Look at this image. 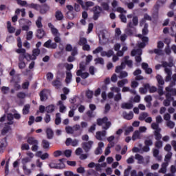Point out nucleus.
<instances>
[{"label": "nucleus", "instance_id": "obj_1", "mask_svg": "<svg viewBox=\"0 0 176 176\" xmlns=\"http://www.w3.org/2000/svg\"><path fill=\"white\" fill-rule=\"evenodd\" d=\"M96 122H97L98 126H101L102 124H104V126L102 127V129L104 131H98L96 132V140H98V141H102V137H105V135H107L106 130H108V129L111 127V126L112 125V123H111V121H108V117L107 116H104L102 118H98Z\"/></svg>", "mask_w": 176, "mask_h": 176}, {"label": "nucleus", "instance_id": "obj_2", "mask_svg": "<svg viewBox=\"0 0 176 176\" xmlns=\"http://www.w3.org/2000/svg\"><path fill=\"white\" fill-rule=\"evenodd\" d=\"M86 65H87V63L85 61H82L79 64V68L80 69L77 70L76 72V76H80L82 79H87L88 76H90V74L89 72H85L86 71Z\"/></svg>", "mask_w": 176, "mask_h": 176}, {"label": "nucleus", "instance_id": "obj_3", "mask_svg": "<svg viewBox=\"0 0 176 176\" xmlns=\"http://www.w3.org/2000/svg\"><path fill=\"white\" fill-rule=\"evenodd\" d=\"M28 7L30 8V9H34V10H40L41 14H45L49 10V6L47 4L41 6L39 4L32 3L28 4Z\"/></svg>", "mask_w": 176, "mask_h": 176}, {"label": "nucleus", "instance_id": "obj_4", "mask_svg": "<svg viewBox=\"0 0 176 176\" xmlns=\"http://www.w3.org/2000/svg\"><path fill=\"white\" fill-rule=\"evenodd\" d=\"M48 27L49 28H50L53 36H54V42H56V43H61V38L60 37L61 34H60V32H58V30L54 28V25L52 24V23H48Z\"/></svg>", "mask_w": 176, "mask_h": 176}, {"label": "nucleus", "instance_id": "obj_5", "mask_svg": "<svg viewBox=\"0 0 176 176\" xmlns=\"http://www.w3.org/2000/svg\"><path fill=\"white\" fill-rule=\"evenodd\" d=\"M28 144L29 145H32L31 150L32 152H36L38 149L39 148V141L38 140L35 139L34 137H29L27 140Z\"/></svg>", "mask_w": 176, "mask_h": 176}, {"label": "nucleus", "instance_id": "obj_6", "mask_svg": "<svg viewBox=\"0 0 176 176\" xmlns=\"http://www.w3.org/2000/svg\"><path fill=\"white\" fill-rule=\"evenodd\" d=\"M92 12L94 13L93 20L97 21L100 16H101V13H102V8L100 6H96L92 8Z\"/></svg>", "mask_w": 176, "mask_h": 176}, {"label": "nucleus", "instance_id": "obj_7", "mask_svg": "<svg viewBox=\"0 0 176 176\" xmlns=\"http://www.w3.org/2000/svg\"><path fill=\"white\" fill-rule=\"evenodd\" d=\"M93 144H94V142L89 140L88 142H83L81 144V146L83 151H85V152L87 153L90 152V150L91 149V148H93Z\"/></svg>", "mask_w": 176, "mask_h": 176}, {"label": "nucleus", "instance_id": "obj_8", "mask_svg": "<svg viewBox=\"0 0 176 176\" xmlns=\"http://www.w3.org/2000/svg\"><path fill=\"white\" fill-rule=\"evenodd\" d=\"M144 146L142 148L143 152H149L151 151V148L149 146H152L153 145V141L151 139H148L144 140Z\"/></svg>", "mask_w": 176, "mask_h": 176}, {"label": "nucleus", "instance_id": "obj_9", "mask_svg": "<svg viewBox=\"0 0 176 176\" xmlns=\"http://www.w3.org/2000/svg\"><path fill=\"white\" fill-rule=\"evenodd\" d=\"M43 46L47 49H57V43H52V39H49L43 44Z\"/></svg>", "mask_w": 176, "mask_h": 176}, {"label": "nucleus", "instance_id": "obj_10", "mask_svg": "<svg viewBox=\"0 0 176 176\" xmlns=\"http://www.w3.org/2000/svg\"><path fill=\"white\" fill-rule=\"evenodd\" d=\"M50 168H55L56 170H63V168H65V164L64 163H50L49 164Z\"/></svg>", "mask_w": 176, "mask_h": 176}, {"label": "nucleus", "instance_id": "obj_11", "mask_svg": "<svg viewBox=\"0 0 176 176\" xmlns=\"http://www.w3.org/2000/svg\"><path fill=\"white\" fill-rule=\"evenodd\" d=\"M46 93H47V89H43L41 91V92L39 93L41 101L43 102L47 100V95L46 94Z\"/></svg>", "mask_w": 176, "mask_h": 176}, {"label": "nucleus", "instance_id": "obj_12", "mask_svg": "<svg viewBox=\"0 0 176 176\" xmlns=\"http://www.w3.org/2000/svg\"><path fill=\"white\" fill-rule=\"evenodd\" d=\"M46 35V32L43 29L36 30V36L38 39H42Z\"/></svg>", "mask_w": 176, "mask_h": 176}, {"label": "nucleus", "instance_id": "obj_13", "mask_svg": "<svg viewBox=\"0 0 176 176\" xmlns=\"http://www.w3.org/2000/svg\"><path fill=\"white\" fill-rule=\"evenodd\" d=\"M159 153H160V151H159V149L157 148L153 149V155L154 157H155V159L158 162H162V159H163V157H162V155H159Z\"/></svg>", "mask_w": 176, "mask_h": 176}, {"label": "nucleus", "instance_id": "obj_14", "mask_svg": "<svg viewBox=\"0 0 176 176\" xmlns=\"http://www.w3.org/2000/svg\"><path fill=\"white\" fill-rule=\"evenodd\" d=\"M122 117L126 120H131V119L134 118V113H133V111H130L129 113H127V112L126 111H124L122 113Z\"/></svg>", "mask_w": 176, "mask_h": 176}, {"label": "nucleus", "instance_id": "obj_15", "mask_svg": "<svg viewBox=\"0 0 176 176\" xmlns=\"http://www.w3.org/2000/svg\"><path fill=\"white\" fill-rule=\"evenodd\" d=\"M2 141L6 142V144L3 142H0V153H3V151H5V148H6V146L8 145V138L5 137Z\"/></svg>", "mask_w": 176, "mask_h": 176}, {"label": "nucleus", "instance_id": "obj_16", "mask_svg": "<svg viewBox=\"0 0 176 176\" xmlns=\"http://www.w3.org/2000/svg\"><path fill=\"white\" fill-rule=\"evenodd\" d=\"M57 105L59 106V111L60 113H64L67 111V107L64 105V102L62 100H59L57 103Z\"/></svg>", "mask_w": 176, "mask_h": 176}, {"label": "nucleus", "instance_id": "obj_17", "mask_svg": "<svg viewBox=\"0 0 176 176\" xmlns=\"http://www.w3.org/2000/svg\"><path fill=\"white\" fill-rule=\"evenodd\" d=\"M19 25L21 26H23V25H31L32 24V22L31 21L28 20V19H25L24 18L23 19H21L19 21Z\"/></svg>", "mask_w": 176, "mask_h": 176}, {"label": "nucleus", "instance_id": "obj_18", "mask_svg": "<svg viewBox=\"0 0 176 176\" xmlns=\"http://www.w3.org/2000/svg\"><path fill=\"white\" fill-rule=\"evenodd\" d=\"M47 138L48 140H52L54 135V132L51 128H47L46 129Z\"/></svg>", "mask_w": 176, "mask_h": 176}, {"label": "nucleus", "instance_id": "obj_19", "mask_svg": "<svg viewBox=\"0 0 176 176\" xmlns=\"http://www.w3.org/2000/svg\"><path fill=\"white\" fill-rule=\"evenodd\" d=\"M7 30L10 34L14 33L16 31V28L12 26V23L10 21L7 22Z\"/></svg>", "mask_w": 176, "mask_h": 176}, {"label": "nucleus", "instance_id": "obj_20", "mask_svg": "<svg viewBox=\"0 0 176 176\" xmlns=\"http://www.w3.org/2000/svg\"><path fill=\"white\" fill-rule=\"evenodd\" d=\"M54 109H56V107L54 104H50L45 107V111L47 113H52L54 112Z\"/></svg>", "mask_w": 176, "mask_h": 176}, {"label": "nucleus", "instance_id": "obj_21", "mask_svg": "<svg viewBox=\"0 0 176 176\" xmlns=\"http://www.w3.org/2000/svg\"><path fill=\"white\" fill-rule=\"evenodd\" d=\"M141 134L140 133V131H135L133 135L132 140L133 141H135V140H141Z\"/></svg>", "mask_w": 176, "mask_h": 176}, {"label": "nucleus", "instance_id": "obj_22", "mask_svg": "<svg viewBox=\"0 0 176 176\" xmlns=\"http://www.w3.org/2000/svg\"><path fill=\"white\" fill-rule=\"evenodd\" d=\"M160 131H162V130L159 129L158 131H154L153 132L156 141L162 140V133H160Z\"/></svg>", "mask_w": 176, "mask_h": 176}, {"label": "nucleus", "instance_id": "obj_23", "mask_svg": "<svg viewBox=\"0 0 176 176\" xmlns=\"http://www.w3.org/2000/svg\"><path fill=\"white\" fill-rule=\"evenodd\" d=\"M55 17L56 20H58V21H61L64 19V15H63V12L61 11H56L55 14Z\"/></svg>", "mask_w": 176, "mask_h": 176}, {"label": "nucleus", "instance_id": "obj_24", "mask_svg": "<svg viewBox=\"0 0 176 176\" xmlns=\"http://www.w3.org/2000/svg\"><path fill=\"white\" fill-rule=\"evenodd\" d=\"M12 130V128L9 125H6L1 131L2 135H6L7 133H9Z\"/></svg>", "mask_w": 176, "mask_h": 176}, {"label": "nucleus", "instance_id": "obj_25", "mask_svg": "<svg viewBox=\"0 0 176 176\" xmlns=\"http://www.w3.org/2000/svg\"><path fill=\"white\" fill-rule=\"evenodd\" d=\"M135 159L138 160V164H142V163H144V157L140 154H136L135 155Z\"/></svg>", "mask_w": 176, "mask_h": 176}, {"label": "nucleus", "instance_id": "obj_26", "mask_svg": "<svg viewBox=\"0 0 176 176\" xmlns=\"http://www.w3.org/2000/svg\"><path fill=\"white\" fill-rule=\"evenodd\" d=\"M121 108L122 109H131L133 108V103H122Z\"/></svg>", "mask_w": 176, "mask_h": 176}, {"label": "nucleus", "instance_id": "obj_27", "mask_svg": "<svg viewBox=\"0 0 176 176\" xmlns=\"http://www.w3.org/2000/svg\"><path fill=\"white\" fill-rule=\"evenodd\" d=\"M72 79V74L69 72H66V78L65 82L67 84L71 83V80Z\"/></svg>", "mask_w": 176, "mask_h": 176}, {"label": "nucleus", "instance_id": "obj_28", "mask_svg": "<svg viewBox=\"0 0 176 176\" xmlns=\"http://www.w3.org/2000/svg\"><path fill=\"white\" fill-rule=\"evenodd\" d=\"M31 106L30 104H25L23 109V115H28L30 113V109Z\"/></svg>", "mask_w": 176, "mask_h": 176}, {"label": "nucleus", "instance_id": "obj_29", "mask_svg": "<svg viewBox=\"0 0 176 176\" xmlns=\"http://www.w3.org/2000/svg\"><path fill=\"white\" fill-rule=\"evenodd\" d=\"M87 43V38L85 37H80L78 41L79 46H83Z\"/></svg>", "mask_w": 176, "mask_h": 176}, {"label": "nucleus", "instance_id": "obj_30", "mask_svg": "<svg viewBox=\"0 0 176 176\" xmlns=\"http://www.w3.org/2000/svg\"><path fill=\"white\" fill-rule=\"evenodd\" d=\"M60 116H61L60 113H57L56 114L55 124H56V126H58V124L61 123V118Z\"/></svg>", "mask_w": 176, "mask_h": 176}, {"label": "nucleus", "instance_id": "obj_31", "mask_svg": "<svg viewBox=\"0 0 176 176\" xmlns=\"http://www.w3.org/2000/svg\"><path fill=\"white\" fill-rule=\"evenodd\" d=\"M42 146L43 149H49V146H50V143H49V141L46 140H43Z\"/></svg>", "mask_w": 176, "mask_h": 176}, {"label": "nucleus", "instance_id": "obj_32", "mask_svg": "<svg viewBox=\"0 0 176 176\" xmlns=\"http://www.w3.org/2000/svg\"><path fill=\"white\" fill-rule=\"evenodd\" d=\"M146 118H148V113L144 112V113H142L140 114L138 119H139V120L142 122L143 120H145V119H146Z\"/></svg>", "mask_w": 176, "mask_h": 176}, {"label": "nucleus", "instance_id": "obj_33", "mask_svg": "<svg viewBox=\"0 0 176 176\" xmlns=\"http://www.w3.org/2000/svg\"><path fill=\"white\" fill-rule=\"evenodd\" d=\"M126 83H129V80L127 79H123L118 82V87H123Z\"/></svg>", "mask_w": 176, "mask_h": 176}, {"label": "nucleus", "instance_id": "obj_34", "mask_svg": "<svg viewBox=\"0 0 176 176\" xmlns=\"http://www.w3.org/2000/svg\"><path fill=\"white\" fill-rule=\"evenodd\" d=\"M52 85H54L56 89H60L61 86V81L58 80H54L52 82Z\"/></svg>", "mask_w": 176, "mask_h": 176}, {"label": "nucleus", "instance_id": "obj_35", "mask_svg": "<svg viewBox=\"0 0 176 176\" xmlns=\"http://www.w3.org/2000/svg\"><path fill=\"white\" fill-rule=\"evenodd\" d=\"M94 94V92L91 90H87L85 93V96L89 100H91V98H93Z\"/></svg>", "mask_w": 176, "mask_h": 176}, {"label": "nucleus", "instance_id": "obj_36", "mask_svg": "<svg viewBox=\"0 0 176 176\" xmlns=\"http://www.w3.org/2000/svg\"><path fill=\"white\" fill-rule=\"evenodd\" d=\"M25 60H27V61H34V60H36V57H34L33 55H31L28 53H26L25 54Z\"/></svg>", "mask_w": 176, "mask_h": 176}, {"label": "nucleus", "instance_id": "obj_37", "mask_svg": "<svg viewBox=\"0 0 176 176\" xmlns=\"http://www.w3.org/2000/svg\"><path fill=\"white\" fill-rule=\"evenodd\" d=\"M36 25L37 28H42L43 27V25H42V17L39 16L38 19L36 21Z\"/></svg>", "mask_w": 176, "mask_h": 176}, {"label": "nucleus", "instance_id": "obj_38", "mask_svg": "<svg viewBox=\"0 0 176 176\" xmlns=\"http://www.w3.org/2000/svg\"><path fill=\"white\" fill-rule=\"evenodd\" d=\"M100 5H101L103 10H106V12H108V10H109V4L108 3L102 2Z\"/></svg>", "mask_w": 176, "mask_h": 176}, {"label": "nucleus", "instance_id": "obj_39", "mask_svg": "<svg viewBox=\"0 0 176 176\" xmlns=\"http://www.w3.org/2000/svg\"><path fill=\"white\" fill-rule=\"evenodd\" d=\"M38 54H41V50H39V48H36L32 50V56L35 57L36 59Z\"/></svg>", "mask_w": 176, "mask_h": 176}, {"label": "nucleus", "instance_id": "obj_40", "mask_svg": "<svg viewBox=\"0 0 176 176\" xmlns=\"http://www.w3.org/2000/svg\"><path fill=\"white\" fill-rule=\"evenodd\" d=\"M166 91L168 93H170V94H172V96H176V89L170 88V87H166Z\"/></svg>", "mask_w": 176, "mask_h": 176}, {"label": "nucleus", "instance_id": "obj_41", "mask_svg": "<svg viewBox=\"0 0 176 176\" xmlns=\"http://www.w3.org/2000/svg\"><path fill=\"white\" fill-rule=\"evenodd\" d=\"M155 146L157 149H160L161 148H163V142L162 140H157L155 143Z\"/></svg>", "mask_w": 176, "mask_h": 176}, {"label": "nucleus", "instance_id": "obj_42", "mask_svg": "<svg viewBox=\"0 0 176 176\" xmlns=\"http://www.w3.org/2000/svg\"><path fill=\"white\" fill-rule=\"evenodd\" d=\"M151 129H153V130H155V131L162 130V129H160V127H159V124L155 123V122H153L151 124Z\"/></svg>", "mask_w": 176, "mask_h": 176}, {"label": "nucleus", "instance_id": "obj_43", "mask_svg": "<svg viewBox=\"0 0 176 176\" xmlns=\"http://www.w3.org/2000/svg\"><path fill=\"white\" fill-rule=\"evenodd\" d=\"M148 23H145L142 29V35H148V33L149 32V30H148Z\"/></svg>", "mask_w": 176, "mask_h": 176}, {"label": "nucleus", "instance_id": "obj_44", "mask_svg": "<svg viewBox=\"0 0 176 176\" xmlns=\"http://www.w3.org/2000/svg\"><path fill=\"white\" fill-rule=\"evenodd\" d=\"M156 79H157L159 85H161L162 86H163V85H164V80H163V78L162 77V76L157 75L156 76Z\"/></svg>", "mask_w": 176, "mask_h": 176}, {"label": "nucleus", "instance_id": "obj_45", "mask_svg": "<svg viewBox=\"0 0 176 176\" xmlns=\"http://www.w3.org/2000/svg\"><path fill=\"white\" fill-rule=\"evenodd\" d=\"M134 131V128L133 126H129L124 132V135H129L131 132Z\"/></svg>", "mask_w": 176, "mask_h": 176}, {"label": "nucleus", "instance_id": "obj_46", "mask_svg": "<svg viewBox=\"0 0 176 176\" xmlns=\"http://www.w3.org/2000/svg\"><path fill=\"white\" fill-rule=\"evenodd\" d=\"M65 131L67 134H74V129L72 126H67L65 127Z\"/></svg>", "mask_w": 176, "mask_h": 176}, {"label": "nucleus", "instance_id": "obj_47", "mask_svg": "<svg viewBox=\"0 0 176 176\" xmlns=\"http://www.w3.org/2000/svg\"><path fill=\"white\" fill-rule=\"evenodd\" d=\"M21 151H30V144L25 143L21 145Z\"/></svg>", "mask_w": 176, "mask_h": 176}, {"label": "nucleus", "instance_id": "obj_48", "mask_svg": "<svg viewBox=\"0 0 176 176\" xmlns=\"http://www.w3.org/2000/svg\"><path fill=\"white\" fill-rule=\"evenodd\" d=\"M96 64H100V65H104V58L100 57L95 59Z\"/></svg>", "mask_w": 176, "mask_h": 176}, {"label": "nucleus", "instance_id": "obj_49", "mask_svg": "<svg viewBox=\"0 0 176 176\" xmlns=\"http://www.w3.org/2000/svg\"><path fill=\"white\" fill-rule=\"evenodd\" d=\"M173 157V153L169 152L165 155L164 162H168L170 159Z\"/></svg>", "mask_w": 176, "mask_h": 176}, {"label": "nucleus", "instance_id": "obj_50", "mask_svg": "<svg viewBox=\"0 0 176 176\" xmlns=\"http://www.w3.org/2000/svg\"><path fill=\"white\" fill-rule=\"evenodd\" d=\"M67 17L69 20H73V19H75V14H74L72 12H68L67 13Z\"/></svg>", "mask_w": 176, "mask_h": 176}, {"label": "nucleus", "instance_id": "obj_51", "mask_svg": "<svg viewBox=\"0 0 176 176\" xmlns=\"http://www.w3.org/2000/svg\"><path fill=\"white\" fill-rule=\"evenodd\" d=\"M16 3L18 5H20L21 6H27L28 8V4H27V2L25 1L22 0H16Z\"/></svg>", "mask_w": 176, "mask_h": 176}, {"label": "nucleus", "instance_id": "obj_52", "mask_svg": "<svg viewBox=\"0 0 176 176\" xmlns=\"http://www.w3.org/2000/svg\"><path fill=\"white\" fill-rule=\"evenodd\" d=\"M34 35V32L32 31H30L26 34L27 41H31L32 39V36Z\"/></svg>", "mask_w": 176, "mask_h": 176}, {"label": "nucleus", "instance_id": "obj_53", "mask_svg": "<svg viewBox=\"0 0 176 176\" xmlns=\"http://www.w3.org/2000/svg\"><path fill=\"white\" fill-rule=\"evenodd\" d=\"M128 76H129V74L127 73V72L122 71V72H120V79H123V78H127Z\"/></svg>", "mask_w": 176, "mask_h": 176}, {"label": "nucleus", "instance_id": "obj_54", "mask_svg": "<svg viewBox=\"0 0 176 176\" xmlns=\"http://www.w3.org/2000/svg\"><path fill=\"white\" fill-rule=\"evenodd\" d=\"M144 101L147 102V104H151V102H152V96L151 95L145 96Z\"/></svg>", "mask_w": 176, "mask_h": 176}, {"label": "nucleus", "instance_id": "obj_55", "mask_svg": "<svg viewBox=\"0 0 176 176\" xmlns=\"http://www.w3.org/2000/svg\"><path fill=\"white\" fill-rule=\"evenodd\" d=\"M9 90H10V88L8 87L3 86L1 87V93L3 94H8Z\"/></svg>", "mask_w": 176, "mask_h": 176}, {"label": "nucleus", "instance_id": "obj_56", "mask_svg": "<svg viewBox=\"0 0 176 176\" xmlns=\"http://www.w3.org/2000/svg\"><path fill=\"white\" fill-rule=\"evenodd\" d=\"M28 87H30V82L29 81H26L22 84V89H23V90L28 89Z\"/></svg>", "mask_w": 176, "mask_h": 176}, {"label": "nucleus", "instance_id": "obj_57", "mask_svg": "<svg viewBox=\"0 0 176 176\" xmlns=\"http://www.w3.org/2000/svg\"><path fill=\"white\" fill-rule=\"evenodd\" d=\"M103 50L102 47H98L95 50L92 52L93 54H98V53L101 52Z\"/></svg>", "mask_w": 176, "mask_h": 176}, {"label": "nucleus", "instance_id": "obj_58", "mask_svg": "<svg viewBox=\"0 0 176 176\" xmlns=\"http://www.w3.org/2000/svg\"><path fill=\"white\" fill-rule=\"evenodd\" d=\"M164 52L166 53V54H167V56H170V54H171V49L170 48V45H166L165 49H164Z\"/></svg>", "mask_w": 176, "mask_h": 176}, {"label": "nucleus", "instance_id": "obj_59", "mask_svg": "<svg viewBox=\"0 0 176 176\" xmlns=\"http://www.w3.org/2000/svg\"><path fill=\"white\" fill-rule=\"evenodd\" d=\"M119 17L122 21V23H127V18H126V16L123 14H120L119 15Z\"/></svg>", "mask_w": 176, "mask_h": 176}, {"label": "nucleus", "instance_id": "obj_60", "mask_svg": "<svg viewBox=\"0 0 176 176\" xmlns=\"http://www.w3.org/2000/svg\"><path fill=\"white\" fill-rule=\"evenodd\" d=\"M16 97L18 98L24 99L26 97L25 93L24 92H19L16 94Z\"/></svg>", "mask_w": 176, "mask_h": 176}, {"label": "nucleus", "instance_id": "obj_61", "mask_svg": "<svg viewBox=\"0 0 176 176\" xmlns=\"http://www.w3.org/2000/svg\"><path fill=\"white\" fill-rule=\"evenodd\" d=\"M18 67H19V69H24V68H25V62L19 61Z\"/></svg>", "mask_w": 176, "mask_h": 176}, {"label": "nucleus", "instance_id": "obj_62", "mask_svg": "<svg viewBox=\"0 0 176 176\" xmlns=\"http://www.w3.org/2000/svg\"><path fill=\"white\" fill-rule=\"evenodd\" d=\"M64 155H65V156H66V157H71V155H72V151L65 150L64 151Z\"/></svg>", "mask_w": 176, "mask_h": 176}, {"label": "nucleus", "instance_id": "obj_63", "mask_svg": "<svg viewBox=\"0 0 176 176\" xmlns=\"http://www.w3.org/2000/svg\"><path fill=\"white\" fill-rule=\"evenodd\" d=\"M141 101V96L140 95H136L133 99V102H140Z\"/></svg>", "mask_w": 176, "mask_h": 176}, {"label": "nucleus", "instance_id": "obj_64", "mask_svg": "<svg viewBox=\"0 0 176 176\" xmlns=\"http://www.w3.org/2000/svg\"><path fill=\"white\" fill-rule=\"evenodd\" d=\"M82 50H84V52H90V45L87 43L82 45Z\"/></svg>", "mask_w": 176, "mask_h": 176}]
</instances>
